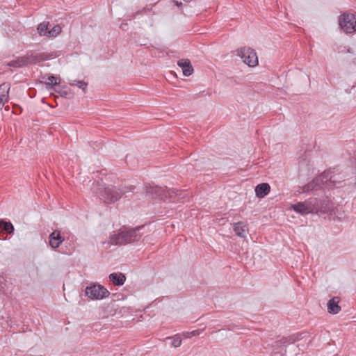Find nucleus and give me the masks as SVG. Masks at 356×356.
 <instances>
[{"label":"nucleus","mask_w":356,"mask_h":356,"mask_svg":"<svg viewBox=\"0 0 356 356\" xmlns=\"http://www.w3.org/2000/svg\"><path fill=\"white\" fill-rule=\"evenodd\" d=\"M309 200H314V202H315V204H314V207H320V205H321V202H320V199L317 198V197H312L309 198Z\"/></svg>","instance_id":"32"},{"label":"nucleus","mask_w":356,"mask_h":356,"mask_svg":"<svg viewBox=\"0 0 356 356\" xmlns=\"http://www.w3.org/2000/svg\"><path fill=\"white\" fill-rule=\"evenodd\" d=\"M64 240V237L61 236L60 232L58 230H54L49 236V243L53 249L58 248Z\"/></svg>","instance_id":"10"},{"label":"nucleus","mask_w":356,"mask_h":356,"mask_svg":"<svg viewBox=\"0 0 356 356\" xmlns=\"http://www.w3.org/2000/svg\"><path fill=\"white\" fill-rule=\"evenodd\" d=\"M135 187L134 186H115L108 185L105 186L100 193L101 199L106 204L114 203L120 200L123 195L129 191H133Z\"/></svg>","instance_id":"4"},{"label":"nucleus","mask_w":356,"mask_h":356,"mask_svg":"<svg viewBox=\"0 0 356 356\" xmlns=\"http://www.w3.org/2000/svg\"><path fill=\"white\" fill-rule=\"evenodd\" d=\"M144 10H145V8L142 9V10H141V11H140V13H141V12H143Z\"/></svg>","instance_id":"40"},{"label":"nucleus","mask_w":356,"mask_h":356,"mask_svg":"<svg viewBox=\"0 0 356 356\" xmlns=\"http://www.w3.org/2000/svg\"><path fill=\"white\" fill-rule=\"evenodd\" d=\"M61 32V27L59 25H55L52 29L48 30L47 38H54L58 35Z\"/></svg>","instance_id":"23"},{"label":"nucleus","mask_w":356,"mask_h":356,"mask_svg":"<svg viewBox=\"0 0 356 356\" xmlns=\"http://www.w3.org/2000/svg\"><path fill=\"white\" fill-rule=\"evenodd\" d=\"M3 279V273L0 272V280Z\"/></svg>","instance_id":"35"},{"label":"nucleus","mask_w":356,"mask_h":356,"mask_svg":"<svg viewBox=\"0 0 356 356\" xmlns=\"http://www.w3.org/2000/svg\"><path fill=\"white\" fill-rule=\"evenodd\" d=\"M47 79L49 82L44 83L45 87L47 90H53L54 88L60 85V81H57V77L54 74L49 75Z\"/></svg>","instance_id":"19"},{"label":"nucleus","mask_w":356,"mask_h":356,"mask_svg":"<svg viewBox=\"0 0 356 356\" xmlns=\"http://www.w3.org/2000/svg\"><path fill=\"white\" fill-rule=\"evenodd\" d=\"M254 191L257 197L263 198L270 193V186L268 183L259 184L256 186Z\"/></svg>","instance_id":"13"},{"label":"nucleus","mask_w":356,"mask_h":356,"mask_svg":"<svg viewBox=\"0 0 356 356\" xmlns=\"http://www.w3.org/2000/svg\"><path fill=\"white\" fill-rule=\"evenodd\" d=\"M321 188V186L319 184V179L314 178L311 182L305 185L302 188V191L300 193H308L312 191H318Z\"/></svg>","instance_id":"16"},{"label":"nucleus","mask_w":356,"mask_h":356,"mask_svg":"<svg viewBox=\"0 0 356 356\" xmlns=\"http://www.w3.org/2000/svg\"><path fill=\"white\" fill-rule=\"evenodd\" d=\"M201 333L199 330H193L191 332H184V336L186 338H191L192 337L197 336Z\"/></svg>","instance_id":"27"},{"label":"nucleus","mask_w":356,"mask_h":356,"mask_svg":"<svg viewBox=\"0 0 356 356\" xmlns=\"http://www.w3.org/2000/svg\"><path fill=\"white\" fill-rule=\"evenodd\" d=\"M144 225L129 228L123 227L118 233L113 234L110 239L111 244L122 245L138 241L142 234L140 231L144 228Z\"/></svg>","instance_id":"2"},{"label":"nucleus","mask_w":356,"mask_h":356,"mask_svg":"<svg viewBox=\"0 0 356 356\" xmlns=\"http://www.w3.org/2000/svg\"><path fill=\"white\" fill-rule=\"evenodd\" d=\"M0 230L5 232L8 234H13L15 228L10 222L0 219Z\"/></svg>","instance_id":"17"},{"label":"nucleus","mask_w":356,"mask_h":356,"mask_svg":"<svg viewBox=\"0 0 356 356\" xmlns=\"http://www.w3.org/2000/svg\"><path fill=\"white\" fill-rule=\"evenodd\" d=\"M10 84L8 83H3L0 85V93L1 94H8L10 90Z\"/></svg>","instance_id":"26"},{"label":"nucleus","mask_w":356,"mask_h":356,"mask_svg":"<svg viewBox=\"0 0 356 356\" xmlns=\"http://www.w3.org/2000/svg\"><path fill=\"white\" fill-rule=\"evenodd\" d=\"M347 52H348V53H351V54H352V53H353V50H352V49H351V48H350V47H349V48H348V49H347Z\"/></svg>","instance_id":"36"},{"label":"nucleus","mask_w":356,"mask_h":356,"mask_svg":"<svg viewBox=\"0 0 356 356\" xmlns=\"http://www.w3.org/2000/svg\"><path fill=\"white\" fill-rule=\"evenodd\" d=\"M109 280L113 283L115 286H122L126 280L124 274L113 273L109 275Z\"/></svg>","instance_id":"14"},{"label":"nucleus","mask_w":356,"mask_h":356,"mask_svg":"<svg viewBox=\"0 0 356 356\" xmlns=\"http://www.w3.org/2000/svg\"><path fill=\"white\" fill-rule=\"evenodd\" d=\"M174 3V4L178 7H180L181 6H182V3L181 2H179L177 1H172Z\"/></svg>","instance_id":"33"},{"label":"nucleus","mask_w":356,"mask_h":356,"mask_svg":"<svg viewBox=\"0 0 356 356\" xmlns=\"http://www.w3.org/2000/svg\"><path fill=\"white\" fill-rule=\"evenodd\" d=\"M5 109H6V111H8V109H9L8 106H7L5 108Z\"/></svg>","instance_id":"38"},{"label":"nucleus","mask_w":356,"mask_h":356,"mask_svg":"<svg viewBox=\"0 0 356 356\" xmlns=\"http://www.w3.org/2000/svg\"><path fill=\"white\" fill-rule=\"evenodd\" d=\"M36 92H37L36 90L33 88H30L28 90V95H29V97H31V98L35 97L36 95Z\"/></svg>","instance_id":"31"},{"label":"nucleus","mask_w":356,"mask_h":356,"mask_svg":"<svg viewBox=\"0 0 356 356\" xmlns=\"http://www.w3.org/2000/svg\"><path fill=\"white\" fill-rule=\"evenodd\" d=\"M325 181V187L332 188L334 187H340L341 181L339 180L336 175H330L329 179Z\"/></svg>","instance_id":"18"},{"label":"nucleus","mask_w":356,"mask_h":356,"mask_svg":"<svg viewBox=\"0 0 356 356\" xmlns=\"http://www.w3.org/2000/svg\"><path fill=\"white\" fill-rule=\"evenodd\" d=\"M70 85L77 86L80 89L83 90L84 93L86 92V89L88 87V83L84 81H79V80H73L69 83Z\"/></svg>","instance_id":"21"},{"label":"nucleus","mask_w":356,"mask_h":356,"mask_svg":"<svg viewBox=\"0 0 356 356\" xmlns=\"http://www.w3.org/2000/svg\"><path fill=\"white\" fill-rule=\"evenodd\" d=\"M177 65L181 68L183 74L189 76L193 72V67L188 59H181L177 61Z\"/></svg>","instance_id":"11"},{"label":"nucleus","mask_w":356,"mask_h":356,"mask_svg":"<svg viewBox=\"0 0 356 356\" xmlns=\"http://www.w3.org/2000/svg\"><path fill=\"white\" fill-rule=\"evenodd\" d=\"M144 10H145V8L142 9V10H141V11H140V13H141V12H143Z\"/></svg>","instance_id":"39"},{"label":"nucleus","mask_w":356,"mask_h":356,"mask_svg":"<svg viewBox=\"0 0 356 356\" xmlns=\"http://www.w3.org/2000/svg\"><path fill=\"white\" fill-rule=\"evenodd\" d=\"M237 56L249 67H254L258 64V58L254 50L250 47H242L237 50Z\"/></svg>","instance_id":"7"},{"label":"nucleus","mask_w":356,"mask_h":356,"mask_svg":"<svg viewBox=\"0 0 356 356\" xmlns=\"http://www.w3.org/2000/svg\"><path fill=\"white\" fill-rule=\"evenodd\" d=\"M321 205L320 207H314V213H329L332 211L333 208V204L330 202L327 197L323 196L320 199Z\"/></svg>","instance_id":"9"},{"label":"nucleus","mask_w":356,"mask_h":356,"mask_svg":"<svg viewBox=\"0 0 356 356\" xmlns=\"http://www.w3.org/2000/svg\"><path fill=\"white\" fill-rule=\"evenodd\" d=\"M85 294L92 300H101L108 297L110 292L102 285L99 284H91L86 286Z\"/></svg>","instance_id":"6"},{"label":"nucleus","mask_w":356,"mask_h":356,"mask_svg":"<svg viewBox=\"0 0 356 356\" xmlns=\"http://www.w3.org/2000/svg\"><path fill=\"white\" fill-rule=\"evenodd\" d=\"M64 86L62 87V88H58L57 86L53 89L55 92H58L60 97H65V98H72L73 95L72 93L66 90H64Z\"/></svg>","instance_id":"22"},{"label":"nucleus","mask_w":356,"mask_h":356,"mask_svg":"<svg viewBox=\"0 0 356 356\" xmlns=\"http://www.w3.org/2000/svg\"><path fill=\"white\" fill-rule=\"evenodd\" d=\"M330 171H324L320 176L316 177V179H319V184L321 186L325 185V180L329 179L330 177Z\"/></svg>","instance_id":"25"},{"label":"nucleus","mask_w":356,"mask_h":356,"mask_svg":"<svg viewBox=\"0 0 356 356\" xmlns=\"http://www.w3.org/2000/svg\"><path fill=\"white\" fill-rule=\"evenodd\" d=\"M144 10H145V8L142 9V10H141V11H140V13H141V12H143Z\"/></svg>","instance_id":"41"},{"label":"nucleus","mask_w":356,"mask_h":356,"mask_svg":"<svg viewBox=\"0 0 356 356\" xmlns=\"http://www.w3.org/2000/svg\"><path fill=\"white\" fill-rule=\"evenodd\" d=\"M8 99V94H1L0 97V104H1L3 106L4 105L5 102H6Z\"/></svg>","instance_id":"30"},{"label":"nucleus","mask_w":356,"mask_h":356,"mask_svg":"<svg viewBox=\"0 0 356 356\" xmlns=\"http://www.w3.org/2000/svg\"><path fill=\"white\" fill-rule=\"evenodd\" d=\"M8 290L7 280L3 273V279L0 280V294L7 295Z\"/></svg>","instance_id":"24"},{"label":"nucleus","mask_w":356,"mask_h":356,"mask_svg":"<svg viewBox=\"0 0 356 356\" xmlns=\"http://www.w3.org/2000/svg\"><path fill=\"white\" fill-rule=\"evenodd\" d=\"M235 234L241 238H245L248 232L247 224L243 221H240L234 224L233 226Z\"/></svg>","instance_id":"12"},{"label":"nucleus","mask_w":356,"mask_h":356,"mask_svg":"<svg viewBox=\"0 0 356 356\" xmlns=\"http://www.w3.org/2000/svg\"><path fill=\"white\" fill-rule=\"evenodd\" d=\"M49 22H43L40 23L37 27V31L40 36L47 37V31L49 30Z\"/></svg>","instance_id":"20"},{"label":"nucleus","mask_w":356,"mask_h":356,"mask_svg":"<svg viewBox=\"0 0 356 356\" xmlns=\"http://www.w3.org/2000/svg\"><path fill=\"white\" fill-rule=\"evenodd\" d=\"M22 112V108L20 106L15 104L13 107V113L15 115H19Z\"/></svg>","instance_id":"28"},{"label":"nucleus","mask_w":356,"mask_h":356,"mask_svg":"<svg viewBox=\"0 0 356 356\" xmlns=\"http://www.w3.org/2000/svg\"><path fill=\"white\" fill-rule=\"evenodd\" d=\"M54 53H35L33 51H29L26 55L17 58L16 60H11L7 63V66L18 68L27 66L29 64H35L44 60H47L55 58Z\"/></svg>","instance_id":"3"},{"label":"nucleus","mask_w":356,"mask_h":356,"mask_svg":"<svg viewBox=\"0 0 356 356\" xmlns=\"http://www.w3.org/2000/svg\"><path fill=\"white\" fill-rule=\"evenodd\" d=\"M315 202L309 198L304 202H298L291 204V209L298 213L306 215L308 213H314V205Z\"/></svg>","instance_id":"8"},{"label":"nucleus","mask_w":356,"mask_h":356,"mask_svg":"<svg viewBox=\"0 0 356 356\" xmlns=\"http://www.w3.org/2000/svg\"><path fill=\"white\" fill-rule=\"evenodd\" d=\"M338 297H333L331 298L327 304V311L330 314H337L341 310V307L339 305Z\"/></svg>","instance_id":"15"},{"label":"nucleus","mask_w":356,"mask_h":356,"mask_svg":"<svg viewBox=\"0 0 356 356\" xmlns=\"http://www.w3.org/2000/svg\"><path fill=\"white\" fill-rule=\"evenodd\" d=\"M139 13H140V11H138V12L134 13L133 15H132V17H135L136 15H138Z\"/></svg>","instance_id":"34"},{"label":"nucleus","mask_w":356,"mask_h":356,"mask_svg":"<svg viewBox=\"0 0 356 356\" xmlns=\"http://www.w3.org/2000/svg\"><path fill=\"white\" fill-rule=\"evenodd\" d=\"M181 344V339H180V337H177L175 339H173V341H172V345L177 348V347H179Z\"/></svg>","instance_id":"29"},{"label":"nucleus","mask_w":356,"mask_h":356,"mask_svg":"<svg viewBox=\"0 0 356 356\" xmlns=\"http://www.w3.org/2000/svg\"><path fill=\"white\" fill-rule=\"evenodd\" d=\"M339 25L347 34L356 31V12H346L341 14L339 17Z\"/></svg>","instance_id":"5"},{"label":"nucleus","mask_w":356,"mask_h":356,"mask_svg":"<svg viewBox=\"0 0 356 356\" xmlns=\"http://www.w3.org/2000/svg\"><path fill=\"white\" fill-rule=\"evenodd\" d=\"M353 63L354 64H356V58H355L353 59Z\"/></svg>","instance_id":"37"},{"label":"nucleus","mask_w":356,"mask_h":356,"mask_svg":"<svg viewBox=\"0 0 356 356\" xmlns=\"http://www.w3.org/2000/svg\"><path fill=\"white\" fill-rule=\"evenodd\" d=\"M146 196L151 199H158L164 202L168 200L172 202H178L185 197L184 193L179 190L154 185L146 186Z\"/></svg>","instance_id":"1"}]
</instances>
